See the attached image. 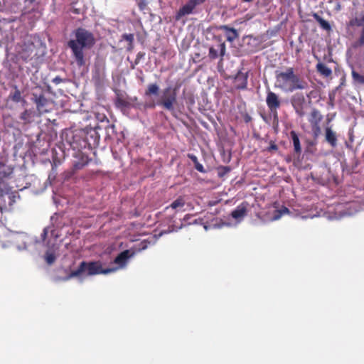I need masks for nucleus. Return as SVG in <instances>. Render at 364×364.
Listing matches in <instances>:
<instances>
[{
  "label": "nucleus",
  "mask_w": 364,
  "mask_h": 364,
  "mask_svg": "<svg viewBox=\"0 0 364 364\" xmlns=\"http://www.w3.org/2000/svg\"><path fill=\"white\" fill-rule=\"evenodd\" d=\"M317 72L325 77H328L332 74V70L330 68L322 63H318L316 65Z\"/></svg>",
  "instance_id": "obj_17"
},
{
  "label": "nucleus",
  "mask_w": 364,
  "mask_h": 364,
  "mask_svg": "<svg viewBox=\"0 0 364 364\" xmlns=\"http://www.w3.org/2000/svg\"><path fill=\"white\" fill-rule=\"evenodd\" d=\"M177 103V88L167 87L162 90L161 95L156 101L158 106L172 112Z\"/></svg>",
  "instance_id": "obj_5"
},
{
  "label": "nucleus",
  "mask_w": 364,
  "mask_h": 364,
  "mask_svg": "<svg viewBox=\"0 0 364 364\" xmlns=\"http://www.w3.org/2000/svg\"><path fill=\"white\" fill-rule=\"evenodd\" d=\"M350 24L351 26L356 25V26H361V24H362V23H361L360 21H358L357 19H355V20H352V21H350Z\"/></svg>",
  "instance_id": "obj_44"
},
{
  "label": "nucleus",
  "mask_w": 364,
  "mask_h": 364,
  "mask_svg": "<svg viewBox=\"0 0 364 364\" xmlns=\"http://www.w3.org/2000/svg\"><path fill=\"white\" fill-rule=\"evenodd\" d=\"M36 46L33 43H25L19 52V55L24 61L31 60L36 55Z\"/></svg>",
  "instance_id": "obj_9"
},
{
  "label": "nucleus",
  "mask_w": 364,
  "mask_h": 364,
  "mask_svg": "<svg viewBox=\"0 0 364 364\" xmlns=\"http://www.w3.org/2000/svg\"><path fill=\"white\" fill-rule=\"evenodd\" d=\"M33 112L31 109H25L19 116L21 120L23 122V124H30L33 121Z\"/></svg>",
  "instance_id": "obj_20"
},
{
  "label": "nucleus",
  "mask_w": 364,
  "mask_h": 364,
  "mask_svg": "<svg viewBox=\"0 0 364 364\" xmlns=\"http://www.w3.org/2000/svg\"><path fill=\"white\" fill-rule=\"evenodd\" d=\"M32 101L36 105V109L40 115L48 113L52 110L53 102L48 99L41 87H36L32 92Z\"/></svg>",
  "instance_id": "obj_4"
},
{
  "label": "nucleus",
  "mask_w": 364,
  "mask_h": 364,
  "mask_svg": "<svg viewBox=\"0 0 364 364\" xmlns=\"http://www.w3.org/2000/svg\"><path fill=\"white\" fill-rule=\"evenodd\" d=\"M188 157L193 161V163L194 164V166L198 163V158L196 156L193 155V154H189L188 155Z\"/></svg>",
  "instance_id": "obj_40"
},
{
  "label": "nucleus",
  "mask_w": 364,
  "mask_h": 364,
  "mask_svg": "<svg viewBox=\"0 0 364 364\" xmlns=\"http://www.w3.org/2000/svg\"><path fill=\"white\" fill-rule=\"evenodd\" d=\"M105 111V107H97L94 112L96 119L100 122H106L107 124V125L105 127V129H107L109 127L114 129V125L109 124V119L107 118Z\"/></svg>",
  "instance_id": "obj_13"
},
{
  "label": "nucleus",
  "mask_w": 364,
  "mask_h": 364,
  "mask_svg": "<svg viewBox=\"0 0 364 364\" xmlns=\"http://www.w3.org/2000/svg\"><path fill=\"white\" fill-rule=\"evenodd\" d=\"M247 73L239 71L234 78V86L237 90H245L247 86Z\"/></svg>",
  "instance_id": "obj_10"
},
{
  "label": "nucleus",
  "mask_w": 364,
  "mask_h": 364,
  "mask_svg": "<svg viewBox=\"0 0 364 364\" xmlns=\"http://www.w3.org/2000/svg\"><path fill=\"white\" fill-rule=\"evenodd\" d=\"M326 140L332 146L336 147L337 145V136L336 133L330 128H326Z\"/></svg>",
  "instance_id": "obj_15"
},
{
  "label": "nucleus",
  "mask_w": 364,
  "mask_h": 364,
  "mask_svg": "<svg viewBox=\"0 0 364 364\" xmlns=\"http://www.w3.org/2000/svg\"><path fill=\"white\" fill-rule=\"evenodd\" d=\"M145 55V53L144 52H139L136 55V59L134 60V64L132 65V68H134V66L136 65H138L141 60V58H143Z\"/></svg>",
  "instance_id": "obj_33"
},
{
  "label": "nucleus",
  "mask_w": 364,
  "mask_h": 364,
  "mask_svg": "<svg viewBox=\"0 0 364 364\" xmlns=\"http://www.w3.org/2000/svg\"><path fill=\"white\" fill-rule=\"evenodd\" d=\"M362 21H364V16L362 18Z\"/></svg>",
  "instance_id": "obj_47"
},
{
  "label": "nucleus",
  "mask_w": 364,
  "mask_h": 364,
  "mask_svg": "<svg viewBox=\"0 0 364 364\" xmlns=\"http://www.w3.org/2000/svg\"><path fill=\"white\" fill-rule=\"evenodd\" d=\"M275 79V87L284 92L306 90L309 86L308 82L295 73L294 68L291 67L284 71H276Z\"/></svg>",
  "instance_id": "obj_2"
},
{
  "label": "nucleus",
  "mask_w": 364,
  "mask_h": 364,
  "mask_svg": "<svg viewBox=\"0 0 364 364\" xmlns=\"http://www.w3.org/2000/svg\"><path fill=\"white\" fill-rule=\"evenodd\" d=\"M278 146L273 141H270L269 146L266 148L265 151L269 153H272L274 151H277L278 150Z\"/></svg>",
  "instance_id": "obj_31"
},
{
  "label": "nucleus",
  "mask_w": 364,
  "mask_h": 364,
  "mask_svg": "<svg viewBox=\"0 0 364 364\" xmlns=\"http://www.w3.org/2000/svg\"><path fill=\"white\" fill-rule=\"evenodd\" d=\"M5 197V195L0 194V224L2 223L4 210L6 209Z\"/></svg>",
  "instance_id": "obj_27"
},
{
  "label": "nucleus",
  "mask_w": 364,
  "mask_h": 364,
  "mask_svg": "<svg viewBox=\"0 0 364 364\" xmlns=\"http://www.w3.org/2000/svg\"><path fill=\"white\" fill-rule=\"evenodd\" d=\"M243 2H252L254 0H242Z\"/></svg>",
  "instance_id": "obj_46"
},
{
  "label": "nucleus",
  "mask_w": 364,
  "mask_h": 364,
  "mask_svg": "<svg viewBox=\"0 0 364 364\" xmlns=\"http://www.w3.org/2000/svg\"><path fill=\"white\" fill-rule=\"evenodd\" d=\"M185 205V200L183 197L180 196L176 200L173 201L169 206H167L164 209V212H167L170 210H173V213L170 215V220H173L176 214V209L183 208Z\"/></svg>",
  "instance_id": "obj_12"
},
{
  "label": "nucleus",
  "mask_w": 364,
  "mask_h": 364,
  "mask_svg": "<svg viewBox=\"0 0 364 364\" xmlns=\"http://www.w3.org/2000/svg\"><path fill=\"white\" fill-rule=\"evenodd\" d=\"M266 104L269 110L272 113L277 114V110L281 107L282 102L277 94L269 90L267 92Z\"/></svg>",
  "instance_id": "obj_8"
},
{
  "label": "nucleus",
  "mask_w": 364,
  "mask_h": 364,
  "mask_svg": "<svg viewBox=\"0 0 364 364\" xmlns=\"http://www.w3.org/2000/svg\"><path fill=\"white\" fill-rule=\"evenodd\" d=\"M316 95H317V91L316 90H312L311 92H309L308 94H307V97L311 99V97H316Z\"/></svg>",
  "instance_id": "obj_43"
},
{
  "label": "nucleus",
  "mask_w": 364,
  "mask_h": 364,
  "mask_svg": "<svg viewBox=\"0 0 364 364\" xmlns=\"http://www.w3.org/2000/svg\"><path fill=\"white\" fill-rule=\"evenodd\" d=\"M116 270H117V268L104 269L100 261H83L80 264L77 269L71 271L70 273L63 279V280L67 281L73 277H80L83 275L92 276L100 274H107L114 272Z\"/></svg>",
  "instance_id": "obj_3"
},
{
  "label": "nucleus",
  "mask_w": 364,
  "mask_h": 364,
  "mask_svg": "<svg viewBox=\"0 0 364 364\" xmlns=\"http://www.w3.org/2000/svg\"><path fill=\"white\" fill-rule=\"evenodd\" d=\"M291 104L296 113L302 117L305 114L304 109L306 107V98L302 93L297 92L291 98Z\"/></svg>",
  "instance_id": "obj_6"
},
{
  "label": "nucleus",
  "mask_w": 364,
  "mask_h": 364,
  "mask_svg": "<svg viewBox=\"0 0 364 364\" xmlns=\"http://www.w3.org/2000/svg\"><path fill=\"white\" fill-rule=\"evenodd\" d=\"M203 2L204 0H189L178 11L175 16V20L178 21L183 16L192 14L196 6L203 4Z\"/></svg>",
  "instance_id": "obj_7"
},
{
  "label": "nucleus",
  "mask_w": 364,
  "mask_h": 364,
  "mask_svg": "<svg viewBox=\"0 0 364 364\" xmlns=\"http://www.w3.org/2000/svg\"><path fill=\"white\" fill-rule=\"evenodd\" d=\"M156 106H158V104H156V102L154 101L146 102L144 104V107L145 109H154Z\"/></svg>",
  "instance_id": "obj_35"
},
{
  "label": "nucleus",
  "mask_w": 364,
  "mask_h": 364,
  "mask_svg": "<svg viewBox=\"0 0 364 364\" xmlns=\"http://www.w3.org/2000/svg\"><path fill=\"white\" fill-rule=\"evenodd\" d=\"M218 48L220 50V56H223L225 55V43L224 42L223 43H220L218 45Z\"/></svg>",
  "instance_id": "obj_37"
},
{
  "label": "nucleus",
  "mask_w": 364,
  "mask_h": 364,
  "mask_svg": "<svg viewBox=\"0 0 364 364\" xmlns=\"http://www.w3.org/2000/svg\"><path fill=\"white\" fill-rule=\"evenodd\" d=\"M311 126L312 132L315 136H317L321 133V127L320 124H313Z\"/></svg>",
  "instance_id": "obj_36"
},
{
  "label": "nucleus",
  "mask_w": 364,
  "mask_h": 364,
  "mask_svg": "<svg viewBox=\"0 0 364 364\" xmlns=\"http://www.w3.org/2000/svg\"><path fill=\"white\" fill-rule=\"evenodd\" d=\"M136 4L140 11H144L147 8L146 0H136Z\"/></svg>",
  "instance_id": "obj_32"
},
{
  "label": "nucleus",
  "mask_w": 364,
  "mask_h": 364,
  "mask_svg": "<svg viewBox=\"0 0 364 364\" xmlns=\"http://www.w3.org/2000/svg\"><path fill=\"white\" fill-rule=\"evenodd\" d=\"M290 135L293 141L294 151L296 154H300L301 152V147L300 144L299 138L295 131H291Z\"/></svg>",
  "instance_id": "obj_19"
},
{
  "label": "nucleus",
  "mask_w": 364,
  "mask_h": 364,
  "mask_svg": "<svg viewBox=\"0 0 364 364\" xmlns=\"http://www.w3.org/2000/svg\"><path fill=\"white\" fill-rule=\"evenodd\" d=\"M15 91L14 92H11L9 95V98L14 102H19L21 101V91L18 89L17 86L14 87Z\"/></svg>",
  "instance_id": "obj_26"
},
{
  "label": "nucleus",
  "mask_w": 364,
  "mask_h": 364,
  "mask_svg": "<svg viewBox=\"0 0 364 364\" xmlns=\"http://www.w3.org/2000/svg\"><path fill=\"white\" fill-rule=\"evenodd\" d=\"M122 40H124L128 42V46L127 48V51H132L134 48V36L132 33H124L122 36Z\"/></svg>",
  "instance_id": "obj_23"
},
{
  "label": "nucleus",
  "mask_w": 364,
  "mask_h": 364,
  "mask_svg": "<svg viewBox=\"0 0 364 364\" xmlns=\"http://www.w3.org/2000/svg\"><path fill=\"white\" fill-rule=\"evenodd\" d=\"M65 79H63L60 76H56L52 80V82L55 85H58L61 82H65Z\"/></svg>",
  "instance_id": "obj_39"
},
{
  "label": "nucleus",
  "mask_w": 364,
  "mask_h": 364,
  "mask_svg": "<svg viewBox=\"0 0 364 364\" xmlns=\"http://www.w3.org/2000/svg\"><path fill=\"white\" fill-rule=\"evenodd\" d=\"M243 119L245 123H249L252 120L251 116L248 113H245L243 114Z\"/></svg>",
  "instance_id": "obj_41"
},
{
  "label": "nucleus",
  "mask_w": 364,
  "mask_h": 364,
  "mask_svg": "<svg viewBox=\"0 0 364 364\" xmlns=\"http://www.w3.org/2000/svg\"><path fill=\"white\" fill-rule=\"evenodd\" d=\"M364 46V26L362 28L358 38L353 42V47L359 48Z\"/></svg>",
  "instance_id": "obj_25"
},
{
  "label": "nucleus",
  "mask_w": 364,
  "mask_h": 364,
  "mask_svg": "<svg viewBox=\"0 0 364 364\" xmlns=\"http://www.w3.org/2000/svg\"><path fill=\"white\" fill-rule=\"evenodd\" d=\"M231 168L229 166H220L218 168V175L220 178L225 176L230 171Z\"/></svg>",
  "instance_id": "obj_29"
},
{
  "label": "nucleus",
  "mask_w": 364,
  "mask_h": 364,
  "mask_svg": "<svg viewBox=\"0 0 364 364\" xmlns=\"http://www.w3.org/2000/svg\"><path fill=\"white\" fill-rule=\"evenodd\" d=\"M194 167H195V168H196L198 171H199V172H200V173H205V172H206V171H205V169L204 168L203 166L201 164H200L199 162H198V163H197V164L194 166Z\"/></svg>",
  "instance_id": "obj_38"
},
{
  "label": "nucleus",
  "mask_w": 364,
  "mask_h": 364,
  "mask_svg": "<svg viewBox=\"0 0 364 364\" xmlns=\"http://www.w3.org/2000/svg\"><path fill=\"white\" fill-rule=\"evenodd\" d=\"M352 77L355 82L360 84H364V75L359 74L355 70L352 71Z\"/></svg>",
  "instance_id": "obj_28"
},
{
  "label": "nucleus",
  "mask_w": 364,
  "mask_h": 364,
  "mask_svg": "<svg viewBox=\"0 0 364 364\" xmlns=\"http://www.w3.org/2000/svg\"><path fill=\"white\" fill-rule=\"evenodd\" d=\"M46 235H47V231H46V230L45 229V230H43V233L42 234V236H43V237H45L46 236Z\"/></svg>",
  "instance_id": "obj_45"
},
{
  "label": "nucleus",
  "mask_w": 364,
  "mask_h": 364,
  "mask_svg": "<svg viewBox=\"0 0 364 364\" xmlns=\"http://www.w3.org/2000/svg\"><path fill=\"white\" fill-rule=\"evenodd\" d=\"M115 105L117 107H127L129 106V102L124 97V95L122 93H117L116 99H115Z\"/></svg>",
  "instance_id": "obj_18"
},
{
  "label": "nucleus",
  "mask_w": 364,
  "mask_h": 364,
  "mask_svg": "<svg viewBox=\"0 0 364 364\" xmlns=\"http://www.w3.org/2000/svg\"><path fill=\"white\" fill-rule=\"evenodd\" d=\"M75 38L68 42V46L71 49L77 65L82 67L85 65L84 50L91 49L95 44L94 34L82 27H79L73 31Z\"/></svg>",
  "instance_id": "obj_1"
},
{
  "label": "nucleus",
  "mask_w": 364,
  "mask_h": 364,
  "mask_svg": "<svg viewBox=\"0 0 364 364\" xmlns=\"http://www.w3.org/2000/svg\"><path fill=\"white\" fill-rule=\"evenodd\" d=\"M133 254L130 253V251L129 250H126L120 252L114 259V263L119 266L118 267H117V269L119 268L124 267L127 264L128 259Z\"/></svg>",
  "instance_id": "obj_11"
},
{
  "label": "nucleus",
  "mask_w": 364,
  "mask_h": 364,
  "mask_svg": "<svg viewBox=\"0 0 364 364\" xmlns=\"http://www.w3.org/2000/svg\"><path fill=\"white\" fill-rule=\"evenodd\" d=\"M223 29L231 33V34H228L227 36L228 41L232 42L234 40L238 38L237 32L234 28H230L228 26H223Z\"/></svg>",
  "instance_id": "obj_24"
},
{
  "label": "nucleus",
  "mask_w": 364,
  "mask_h": 364,
  "mask_svg": "<svg viewBox=\"0 0 364 364\" xmlns=\"http://www.w3.org/2000/svg\"><path fill=\"white\" fill-rule=\"evenodd\" d=\"M45 259L48 264L50 265L55 261V256L52 252H46Z\"/></svg>",
  "instance_id": "obj_30"
},
{
  "label": "nucleus",
  "mask_w": 364,
  "mask_h": 364,
  "mask_svg": "<svg viewBox=\"0 0 364 364\" xmlns=\"http://www.w3.org/2000/svg\"><path fill=\"white\" fill-rule=\"evenodd\" d=\"M247 203L243 202L232 211L231 216L235 220L242 219L247 214Z\"/></svg>",
  "instance_id": "obj_14"
},
{
  "label": "nucleus",
  "mask_w": 364,
  "mask_h": 364,
  "mask_svg": "<svg viewBox=\"0 0 364 364\" xmlns=\"http://www.w3.org/2000/svg\"><path fill=\"white\" fill-rule=\"evenodd\" d=\"M208 55L211 59L217 58L218 56V50L215 49L213 47L210 48Z\"/></svg>",
  "instance_id": "obj_34"
},
{
  "label": "nucleus",
  "mask_w": 364,
  "mask_h": 364,
  "mask_svg": "<svg viewBox=\"0 0 364 364\" xmlns=\"http://www.w3.org/2000/svg\"><path fill=\"white\" fill-rule=\"evenodd\" d=\"M322 118L323 117L320 112L316 109H313V110L311 112L309 122L311 125L318 124L321 122Z\"/></svg>",
  "instance_id": "obj_16"
},
{
  "label": "nucleus",
  "mask_w": 364,
  "mask_h": 364,
  "mask_svg": "<svg viewBox=\"0 0 364 364\" xmlns=\"http://www.w3.org/2000/svg\"><path fill=\"white\" fill-rule=\"evenodd\" d=\"M159 91V85L156 83H151L148 85L147 89L145 90L144 95L146 96H151L152 95H158Z\"/></svg>",
  "instance_id": "obj_22"
},
{
  "label": "nucleus",
  "mask_w": 364,
  "mask_h": 364,
  "mask_svg": "<svg viewBox=\"0 0 364 364\" xmlns=\"http://www.w3.org/2000/svg\"><path fill=\"white\" fill-rule=\"evenodd\" d=\"M5 167V164L0 161V176L1 177L6 176V173L2 171L1 169Z\"/></svg>",
  "instance_id": "obj_42"
},
{
  "label": "nucleus",
  "mask_w": 364,
  "mask_h": 364,
  "mask_svg": "<svg viewBox=\"0 0 364 364\" xmlns=\"http://www.w3.org/2000/svg\"><path fill=\"white\" fill-rule=\"evenodd\" d=\"M313 17L318 23L321 28L327 31L331 30V27L329 23L327 21L324 20L322 17H321L318 14L314 13L313 14Z\"/></svg>",
  "instance_id": "obj_21"
}]
</instances>
